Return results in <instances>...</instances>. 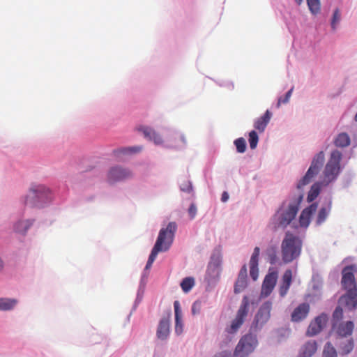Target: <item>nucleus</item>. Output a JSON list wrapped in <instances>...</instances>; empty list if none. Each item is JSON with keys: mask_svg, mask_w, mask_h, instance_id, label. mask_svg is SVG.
<instances>
[{"mask_svg": "<svg viewBox=\"0 0 357 357\" xmlns=\"http://www.w3.org/2000/svg\"><path fill=\"white\" fill-rule=\"evenodd\" d=\"M51 199L49 188L43 185L33 184L25 197L24 204L31 207H42Z\"/></svg>", "mask_w": 357, "mask_h": 357, "instance_id": "nucleus-1", "label": "nucleus"}, {"mask_svg": "<svg viewBox=\"0 0 357 357\" xmlns=\"http://www.w3.org/2000/svg\"><path fill=\"white\" fill-rule=\"evenodd\" d=\"M342 153L337 150L333 151L323 172L322 183L327 186L335 181L340 172Z\"/></svg>", "mask_w": 357, "mask_h": 357, "instance_id": "nucleus-2", "label": "nucleus"}, {"mask_svg": "<svg viewBox=\"0 0 357 357\" xmlns=\"http://www.w3.org/2000/svg\"><path fill=\"white\" fill-rule=\"evenodd\" d=\"M324 160L325 155L324 151H320L314 156L308 170L297 185L298 189H301L305 185L309 184L314 177L318 174L324 165Z\"/></svg>", "mask_w": 357, "mask_h": 357, "instance_id": "nucleus-3", "label": "nucleus"}, {"mask_svg": "<svg viewBox=\"0 0 357 357\" xmlns=\"http://www.w3.org/2000/svg\"><path fill=\"white\" fill-rule=\"evenodd\" d=\"M250 302L248 297L245 296L243 298L241 304L236 312L235 318L231 321L229 326L225 328L228 334H235L243 324L249 311Z\"/></svg>", "mask_w": 357, "mask_h": 357, "instance_id": "nucleus-4", "label": "nucleus"}, {"mask_svg": "<svg viewBox=\"0 0 357 357\" xmlns=\"http://www.w3.org/2000/svg\"><path fill=\"white\" fill-rule=\"evenodd\" d=\"M256 336L252 334L243 335L237 344L234 351L235 357H247L251 354L257 345Z\"/></svg>", "mask_w": 357, "mask_h": 357, "instance_id": "nucleus-5", "label": "nucleus"}, {"mask_svg": "<svg viewBox=\"0 0 357 357\" xmlns=\"http://www.w3.org/2000/svg\"><path fill=\"white\" fill-rule=\"evenodd\" d=\"M177 229V225L175 222H170L166 228H162L160 230L155 243L159 241L160 248L167 251L172 244L174 238V234Z\"/></svg>", "mask_w": 357, "mask_h": 357, "instance_id": "nucleus-6", "label": "nucleus"}, {"mask_svg": "<svg viewBox=\"0 0 357 357\" xmlns=\"http://www.w3.org/2000/svg\"><path fill=\"white\" fill-rule=\"evenodd\" d=\"M275 228H285L290 224V202H285L273 217Z\"/></svg>", "mask_w": 357, "mask_h": 357, "instance_id": "nucleus-7", "label": "nucleus"}, {"mask_svg": "<svg viewBox=\"0 0 357 357\" xmlns=\"http://www.w3.org/2000/svg\"><path fill=\"white\" fill-rule=\"evenodd\" d=\"M271 309L272 303L270 301L265 302L259 307L253 321L255 329L261 328L269 320Z\"/></svg>", "mask_w": 357, "mask_h": 357, "instance_id": "nucleus-8", "label": "nucleus"}, {"mask_svg": "<svg viewBox=\"0 0 357 357\" xmlns=\"http://www.w3.org/2000/svg\"><path fill=\"white\" fill-rule=\"evenodd\" d=\"M132 176V172L126 168L121 166H114L109 169L107 172V181L114 183L125 179L130 178Z\"/></svg>", "mask_w": 357, "mask_h": 357, "instance_id": "nucleus-9", "label": "nucleus"}, {"mask_svg": "<svg viewBox=\"0 0 357 357\" xmlns=\"http://www.w3.org/2000/svg\"><path fill=\"white\" fill-rule=\"evenodd\" d=\"M278 279L276 271H270L264 278L262 283L260 298L268 297L274 289Z\"/></svg>", "mask_w": 357, "mask_h": 357, "instance_id": "nucleus-10", "label": "nucleus"}, {"mask_svg": "<svg viewBox=\"0 0 357 357\" xmlns=\"http://www.w3.org/2000/svg\"><path fill=\"white\" fill-rule=\"evenodd\" d=\"M328 321L326 314H321L317 317L312 321L308 326L307 335L309 336H314L319 333L323 328L326 326Z\"/></svg>", "mask_w": 357, "mask_h": 357, "instance_id": "nucleus-11", "label": "nucleus"}, {"mask_svg": "<svg viewBox=\"0 0 357 357\" xmlns=\"http://www.w3.org/2000/svg\"><path fill=\"white\" fill-rule=\"evenodd\" d=\"M339 303L349 310L356 309L357 307V288L348 289L347 294L340 298Z\"/></svg>", "mask_w": 357, "mask_h": 357, "instance_id": "nucleus-12", "label": "nucleus"}, {"mask_svg": "<svg viewBox=\"0 0 357 357\" xmlns=\"http://www.w3.org/2000/svg\"><path fill=\"white\" fill-rule=\"evenodd\" d=\"M333 328L337 335L342 338L351 335L354 328V324L351 321H342L340 323H334Z\"/></svg>", "mask_w": 357, "mask_h": 357, "instance_id": "nucleus-13", "label": "nucleus"}, {"mask_svg": "<svg viewBox=\"0 0 357 357\" xmlns=\"http://www.w3.org/2000/svg\"><path fill=\"white\" fill-rule=\"evenodd\" d=\"M354 269L352 266H347L342 270V285L345 289L356 288L355 284Z\"/></svg>", "mask_w": 357, "mask_h": 357, "instance_id": "nucleus-14", "label": "nucleus"}, {"mask_svg": "<svg viewBox=\"0 0 357 357\" xmlns=\"http://www.w3.org/2000/svg\"><path fill=\"white\" fill-rule=\"evenodd\" d=\"M318 204L313 203L303 210L299 216V225L301 227L307 228L311 220V217L317 209Z\"/></svg>", "mask_w": 357, "mask_h": 357, "instance_id": "nucleus-15", "label": "nucleus"}, {"mask_svg": "<svg viewBox=\"0 0 357 357\" xmlns=\"http://www.w3.org/2000/svg\"><path fill=\"white\" fill-rule=\"evenodd\" d=\"M310 312V305L308 303H301L296 307L291 312V321H300L307 317Z\"/></svg>", "mask_w": 357, "mask_h": 357, "instance_id": "nucleus-16", "label": "nucleus"}, {"mask_svg": "<svg viewBox=\"0 0 357 357\" xmlns=\"http://www.w3.org/2000/svg\"><path fill=\"white\" fill-rule=\"evenodd\" d=\"M174 315H175V333L181 335L183 331V323L182 320V312L178 301L174 303Z\"/></svg>", "mask_w": 357, "mask_h": 357, "instance_id": "nucleus-17", "label": "nucleus"}, {"mask_svg": "<svg viewBox=\"0 0 357 357\" xmlns=\"http://www.w3.org/2000/svg\"><path fill=\"white\" fill-rule=\"evenodd\" d=\"M170 332L169 318H162L158 324L157 329V337L158 339L164 340L167 338Z\"/></svg>", "mask_w": 357, "mask_h": 357, "instance_id": "nucleus-18", "label": "nucleus"}, {"mask_svg": "<svg viewBox=\"0 0 357 357\" xmlns=\"http://www.w3.org/2000/svg\"><path fill=\"white\" fill-rule=\"evenodd\" d=\"M247 285V267L243 265L239 271L237 280L234 285L235 294L241 292Z\"/></svg>", "mask_w": 357, "mask_h": 357, "instance_id": "nucleus-19", "label": "nucleus"}, {"mask_svg": "<svg viewBox=\"0 0 357 357\" xmlns=\"http://www.w3.org/2000/svg\"><path fill=\"white\" fill-rule=\"evenodd\" d=\"M137 130L142 132L146 138L153 141L155 144L162 143V137L153 129L146 126H139Z\"/></svg>", "mask_w": 357, "mask_h": 357, "instance_id": "nucleus-20", "label": "nucleus"}, {"mask_svg": "<svg viewBox=\"0 0 357 357\" xmlns=\"http://www.w3.org/2000/svg\"><path fill=\"white\" fill-rule=\"evenodd\" d=\"M271 117L272 113L269 110H266L265 114L262 116L258 118L255 121L254 123L255 128L259 130L260 132H263L265 130Z\"/></svg>", "mask_w": 357, "mask_h": 357, "instance_id": "nucleus-21", "label": "nucleus"}, {"mask_svg": "<svg viewBox=\"0 0 357 357\" xmlns=\"http://www.w3.org/2000/svg\"><path fill=\"white\" fill-rule=\"evenodd\" d=\"M317 349V342L315 341H308L301 348L299 357H312Z\"/></svg>", "mask_w": 357, "mask_h": 357, "instance_id": "nucleus-22", "label": "nucleus"}, {"mask_svg": "<svg viewBox=\"0 0 357 357\" xmlns=\"http://www.w3.org/2000/svg\"><path fill=\"white\" fill-rule=\"evenodd\" d=\"M33 220H20L13 225V229L15 232L25 234L27 230L33 225Z\"/></svg>", "mask_w": 357, "mask_h": 357, "instance_id": "nucleus-23", "label": "nucleus"}, {"mask_svg": "<svg viewBox=\"0 0 357 357\" xmlns=\"http://www.w3.org/2000/svg\"><path fill=\"white\" fill-rule=\"evenodd\" d=\"M354 348V341L353 338L347 339L339 344V354L340 356L349 354Z\"/></svg>", "mask_w": 357, "mask_h": 357, "instance_id": "nucleus-24", "label": "nucleus"}, {"mask_svg": "<svg viewBox=\"0 0 357 357\" xmlns=\"http://www.w3.org/2000/svg\"><path fill=\"white\" fill-rule=\"evenodd\" d=\"M18 303L15 298H0V311L13 310Z\"/></svg>", "mask_w": 357, "mask_h": 357, "instance_id": "nucleus-25", "label": "nucleus"}, {"mask_svg": "<svg viewBox=\"0 0 357 357\" xmlns=\"http://www.w3.org/2000/svg\"><path fill=\"white\" fill-rule=\"evenodd\" d=\"M283 260L285 263L290 261V235L287 232L286 236L282 243Z\"/></svg>", "mask_w": 357, "mask_h": 357, "instance_id": "nucleus-26", "label": "nucleus"}, {"mask_svg": "<svg viewBox=\"0 0 357 357\" xmlns=\"http://www.w3.org/2000/svg\"><path fill=\"white\" fill-rule=\"evenodd\" d=\"M322 186H324L322 183V181L316 182L311 186L307 197V202H313L319 196Z\"/></svg>", "mask_w": 357, "mask_h": 357, "instance_id": "nucleus-27", "label": "nucleus"}, {"mask_svg": "<svg viewBox=\"0 0 357 357\" xmlns=\"http://www.w3.org/2000/svg\"><path fill=\"white\" fill-rule=\"evenodd\" d=\"M302 241L298 237L291 236V260L298 257L301 252Z\"/></svg>", "mask_w": 357, "mask_h": 357, "instance_id": "nucleus-28", "label": "nucleus"}, {"mask_svg": "<svg viewBox=\"0 0 357 357\" xmlns=\"http://www.w3.org/2000/svg\"><path fill=\"white\" fill-rule=\"evenodd\" d=\"M334 144L337 147L348 146L350 144V137L347 133L342 132L337 135Z\"/></svg>", "mask_w": 357, "mask_h": 357, "instance_id": "nucleus-29", "label": "nucleus"}, {"mask_svg": "<svg viewBox=\"0 0 357 357\" xmlns=\"http://www.w3.org/2000/svg\"><path fill=\"white\" fill-rule=\"evenodd\" d=\"M290 286V270H287L283 276V283L280 287V294L284 296L287 294Z\"/></svg>", "mask_w": 357, "mask_h": 357, "instance_id": "nucleus-30", "label": "nucleus"}, {"mask_svg": "<svg viewBox=\"0 0 357 357\" xmlns=\"http://www.w3.org/2000/svg\"><path fill=\"white\" fill-rule=\"evenodd\" d=\"M331 208V203L330 202L328 207H322L318 212L316 222L318 225L322 224L327 218Z\"/></svg>", "mask_w": 357, "mask_h": 357, "instance_id": "nucleus-31", "label": "nucleus"}, {"mask_svg": "<svg viewBox=\"0 0 357 357\" xmlns=\"http://www.w3.org/2000/svg\"><path fill=\"white\" fill-rule=\"evenodd\" d=\"M142 150V147L139 146H132V147H125V148H121V149L114 151V153L116 155H119L120 154H132V153H139Z\"/></svg>", "mask_w": 357, "mask_h": 357, "instance_id": "nucleus-32", "label": "nucleus"}, {"mask_svg": "<svg viewBox=\"0 0 357 357\" xmlns=\"http://www.w3.org/2000/svg\"><path fill=\"white\" fill-rule=\"evenodd\" d=\"M323 357H337L336 349L331 342H327L325 344Z\"/></svg>", "mask_w": 357, "mask_h": 357, "instance_id": "nucleus-33", "label": "nucleus"}, {"mask_svg": "<svg viewBox=\"0 0 357 357\" xmlns=\"http://www.w3.org/2000/svg\"><path fill=\"white\" fill-rule=\"evenodd\" d=\"M195 285V280L193 278H185L181 282L182 290L187 293L191 290Z\"/></svg>", "mask_w": 357, "mask_h": 357, "instance_id": "nucleus-34", "label": "nucleus"}, {"mask_svg": "<svg viewBox=\"0 0 357 357\" xmlns=\"http://www.w3.org/2000/svg\"><path fill=\"white\" fill-rule=\"evenodd\" d=\"M308 8L312 14L319 13L321 9V3L319 0H306Z\"/></svg>", "mask_w": 357, "mask_h": 357, "instance_id": "nucleus-35", "label": "nucleus"}, {"mask_svg": "<svg viewBox=\"0 0 357 357\" xmlns=\"http://www.w3.org/2000/svg\"><path fill=\"white\" fill-rule=\"evenodd\" d=\"M248 141H249L250 149H255L257 147V144H258V141H259V137H258V135L256 132V131L252 130L249 133Z\"/></svg>", "mask_w": 357, "mask_h": 357, "instance_id": "nucleus-36", "label": "nucleus"}, {"mask_svg": "<svg viewBox=\"0 0 357 357\" xmlns=\"http://www.w3.org/2000/svg\"><path fill=\"white\" fill-rule=\"evenodd\" d=\"M234 145L238 153H243L246 150V142L244 138L239 137L234 141Z\"/></svg>", "mask_w": 357, "mask_h": 357, "instance_id": "nucleus-37", "label": "nucleus"}, {"mask_svg": "<svg viewBox=\"0 0 357 357\" xmlns=\"http://www.w3.org/2000/svg\"><path fill=\"white\" fill-rule=\"evenodd\" d=\"M250 275L253 280H257L258 278V264L250 262Z\"/></svg>", "mask_w": 357, "mask_h": 357, "instance_id": "nucleus-38", "label": "nucleus"}, {"mask_svg": "<svg viewBox=\"0 0 357 357\" xmlns=\"http://www.w3.org/2000/svg\"><path fill=\"white\" fill-rule=\"evenodd\" d=\"M343 318V310L340 306L336 307L335 310L333 313V319L334 321L337 322Z\"/></svg>", "mask_w": 357, "mask_h": 357, "instance_id": "nucleus-39", "label": "nucleus"}, {"mask_svg": "<svg viewBox=\"0 0 357 357\" xmlns=\"http://www.w3.org/2000/svg\"><path fill=\"white\" fill-rule=\"evenodd\" d=\"M160 241L158 243H155V245L153 248L151 252L149 255V258L153 259L154 261H155L159 252L165 251L163 248H160Z\"/></svg>", "mask_w": 357, "mask_h": 357, "instance_id": "nucleus-40", "label": "nucleus"}, {"mask_svg": "<svg viewBox=\"0 0 357 357\" xmlns=\"http://www.w3.org/2000/svg\"><path fill=\"white\" fill-rule=\"evenodd\" d=\"M202 310V302L200 301H196L192 305V314L193 315L199 314Z\"/></svg>", "mask_w": 357, "mask_h": 357, "instance_id": "nucleus-41", "label": "nucleus"}, {"mask_svg": "<svg viewBox=\"0 0 357 357\" xmlns=\"http://www.w3.org/2000/svg\"><path fill=\"white\" fill-rule=\"evenodd\" d=\"M290 98V90L286 92L284 97H280L278 98L276 107H280L283 104H287Z\"/></svg>", "mask_w": 357, "mask_h": 357, "instance_id": "nucleus-42", "label": "nucleus"}, {"mask_svg": "<svg viewBox=\"0 0 357 357\" xmlns=\"http://www.w3.org/2000/svg\"><path fill=\"white\" fill-rule=\"evenodd\" d=\"M340 13L338 9H335L333 13L331 26L333 29H335L336 24L340 20Z\"/></svg>", "mask_w": 357, "mask_h": 357, "instance_id": "nucleus-43", "label": "nucleus"}, {"mask_svg": "<svg viewBox=\"0 0 357 357\" xmlns=\"http://www.w3.org/2000/svg\"><path fill=\"white\" fill-rule=\"evenodd\" d=\"M259 252H260L259 248L255 247V248L254 249V252L251 256L250 262L258 264V258H259Z\"/></svg>", "mask_w": 357, "mask_h": 357, "instance_id": "nucleus-44", "label": "nucleus"}, {"mask_svg": "<svg viewBox=\"0 0 357 357\" xmlns=\"http://www.w3.org/2000/svg\"><path fill=\"white\" fill-rule=\"evenodd\" d=\"M188 213L191 219H193L197 213V207L194 204H192L188 209Z\"/></svg>", "mask_w": 357, "mask_h": 357, "instance_id": "nucleus-45", "label": "nucleus"}, {"mask_svg": "<svg viewBox=\"0 0 357 357\" xmlns=\"http://www.w3.org/2000/svg\"><path fill=\"white\" fill-rule=\"evenodd\" d=\"M229 199V195L227 192H224L222 194V197H221V200L222 202H225L228 200Z\"/></svg>", "mask_w": 357, "mask_h": 357, "instance_id": "nucleus-46", "label": "nucleus"}, {"mask_svg": "<svg viewBox=\"0 0 357 357\" xmlns=\"http://www.w3.org/2000/svg\"><path fill=\"white\" fill-rule=\"evenodd\" d=\"M276 260V255L275 253H273L272 255H270V262L273 264L275 263Z\"/></svg>", "mask_w": 357, "mask_h": 357, "instance_id": "nucleus-47", "label": "nucleus"}, {"mask_svg": "<svg viewBox=\"0 0 357 357\" xmlns=\"http://www.w3.org/2000/svg\"><path fill=\"white\" fill-rule=\"evenodd\" d=\"M291 220H292L294 218V216L296 215L297 210L294 207L291 206Z\"/></svg>", "mask_w": 357, "mask_h": 357, "instance_id": "nucleus-48", "label": "nucleus"}, {"mask_svg": "<svg viewBox=\"0 0 357 357\" xmlns=\"http://www.w3.org/2000/svg\"><path fill=\"white\" fill-rule=\"evenodd\" d=\"M151 266H152V263H150L149 261H147V263H146V268H149Z\"/></svg>", "mask_w": 357, "mask_h": 357, "instance_id": "nucleus-49", "label": "nucleus"}, {"mask_svg": "<svg viewBox=\"0 0 357 357\" xmlns=\"http://www.w3.org/2000/svg\"><path fill=\"white\" fill-rule=\"evenodd\" d=\"M295 1H296L298 5H300V4L303 2V0H295Z\"/></svg>", "mask_w": 357, "mask_h": 357, "instance_id": "nucleus-50", "label": "nucleus"}, {"mask_svg": "<svg viewBox=\"0 0 357 357\" xmlns=\"http://www.w3.org/2000/svg\"><path fill=\"white\" fill-rule=\"evenodd\" d=\"M148 261H149L150 263H152V264H153V261H154V260H153V259H150V258L149 257Z\"/></svg>", "mask_w": 357, "mask_h": 357, "instance_id": "nucleus-51", "label": "nucleus"}, {"mask_svg": "<svg viewBox=\"0 0 357 357\" xmlns=\"http://www.w3.org/2000/svg\"><path fill=\"white\" fill-rule=\"evenodd\" d=\"M181 139L182 141H183L185 142V139H184L183 137H181Z\"/></svg>", "mask_w": 357, "mask_h": 357, "instance_id": "nucleus-52", "label": "nucleus"}]
</instances>
